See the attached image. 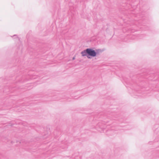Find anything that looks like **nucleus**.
Listing matches in <instances>:
<instances>
[{"label": "nucleus", "mask_w": 159, "mask_h": 159, "mask_svg": "<svg viewBox=\"0 0 159 159\" xmlns=\"http://www.w3.org/2000/svg\"><path fill=\"white\" fill-rule=\"evenodd\" d=\"M87 53L89 55L87 56L88 58H90L89 56L94 57L96 55V52L94 50L90 48L87 49Z\"/></svg>", "instance_id": "f257e3e1"}, {"label": "nucleus", "mask_w": 159, "mask_h": 159, "mask_svg": "<svg viewBox=\"0 0 159 159\" xmlns=\"http://www.w3.org/2000/svg\"><path fill=\"white\" fill-rule=\"evenodd\" d=\"M81 54L82 56H86L87 54V49H86V50H84L81 52Z\"/></svg>", "instance_id": "f03ea898"}]
</instances>
